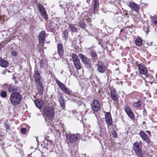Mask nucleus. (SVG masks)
Segmentation results:
<instances>
[{"label":"nucleus","mask_w":157,"mask_h":157,"mask_svg":"<svg viewBox=\"0 0 157 157\" xmlns=\"http://www.w3.org/2000/svg\"><path fill=\"white\" fill-rule=\"evenodd\" d=\"M22 97L18 92H15L10 94V99L11 104L14 106L20 105L21 102Z\"/></svg>","instance_id":"1"},{"label":"nucleus","mask_w":157,"mask_h":157,"mask_svg":"<svg viewBox=\"0 0 157 157\" xmlns=\"http://www.w3.org/2000/svg\"><path fill=\"white\" fill-rule=\"evenodd\" d=\"M142 144L141 142L136 141L133 145V147L136 155L138 157H143L141 148Z\"/></svg>","instance_id":"2"},{"label":"nucleus","mask_w":157,"mask_h":157,"mask_svg":"<svg viewBox=\"0 0 157 157\" xmlns=\"http://www.w3.org/2000/svg\"><path fill=\"white\" fill-rule=\"evenodd\" d=\"M66 138L67 140H69L71 143H74L79 140L80 138V134L78 133L76 134H71L70 132H69V134L66 133Z\"/></svg>","instance_id":"3"},{"label":"nucleus","mask_w":157,"mask_h":157,"mask_svg":"<svg viewBox=\"0 0 157 157\" xmlns=\"http://www.w3.org/2000/svg\"><path fill=\"white\" fill-rule=\"evenodd\" d=\"M44 114L48 117L52 118L53 117L55 114L54 109L51 106H47L43 109Z\"/></svg>","instance_id":"4"},{"label":"nucleus","mask_w":157,"mask_h":157,"mask_svg":"<svg viewBox=\"0 0 157 157\" xmlns=\"http://www.w3.org/2000/svg\"><path fill=\"white\" fill-rule=\"evenodd\" d=\"M72 58L73 62L74 65L77 70H79L81 68L80 61L77 55L73 54Z\"/></svg>","instance_id":"5"},{"label":"nucleus","mask_w":157,"mask_h":157,"mask_svg":"<svg viewBox=\"0 0 157 157\" xmlns=\"http://www.w3.org/2000/svg\"><path fill=\"white\" fill-rule=\"evenodd\" d=\"M79 57L83 63L88 67H91V64L90 61L87 56L82 54L80 53L79 54Z\"/></svg>","instance_id":"6"},{"label":"nucleus","mask_w":157,"mask_h":157,"mask_svg":"<svg viewBox=\"0 0 157 157\" xmlns=\"http://www.w3.org/2000/svg\"><path fill=\"white\" fill-rule=\"evenodd\" d=\"M138 66L140 73L141 74L144 75L146 77H148L146 74L147 69L145 65L143 63H141L139 64Z\"/></svg>","instance_id":"7"},{"label":"nucleus","mask_w":157,"mask_h":157,"mask_svg":"<svg viewBox=\"0 0 157 157\" xmlns=\"http://www.w3.org/2000/svg\"><path fill=\"white\" fill-rule=\"evenodd\" d=\"M91 106L92 109L94 111H98L100 107V103L97 100H94Z\"/></svg>","instance_id":"8"},{"label":"nucleus","mask_w":157,"mask_h":157,"mask_svg":"<svg viewBox=\"0 0 157 157\" xmlns=\"http://www.w3.org/2000/svg\"><path fill=\"white\" fill-rule=\"evenodd\" d=\"M128 6L132 10L136 12H137L139 10V7L138 5L134 2H129Z\"/></svg>","instance_id":"9"},{"label":"nucleus","mask_w":157,"mask_h":157,"mask_svg":"<svg viewBox=\"0 0 157 157\" xmlns=\"http://www.w3.org/2000/svg\"><path fill=\"white\" fill-rule=\"evenodd\" d=\"M98 71L100 73H102L105 72V67L104 64L101 61H99L97 65Z\"/></svg>","instance_id":"10"},{"label":"nucleus","mask_w":157,"mask_h":157,"mask_svg":"<svg viewBox=\"0 0 157 157\" xmlns=\"http://www.w3.org/2000/svg\"><path fill=\"white\" fill-rule=\"evenodd\" d=\"M34 77L35 81L37 82H40L41 77L37 68H35L34 73Z\"/></svg>","instance_id":"11"},{"label":"nucleus","mask_w":157,"mask_h":157,"mask_svg":"<svg viewBox=\"0 0 157 157\" xmlns=\"http://www.w3.org/2000/svg\"><path fill=\"white\" fill-rule=\"evenodd\" d=\"M140 136L142 139L148 144L150 143V140L148 135L143 131H141L140 132Z\"/></svg>","instance_id":"12"},{"label":"nucleus","mask_w":157,"mask_h":157,"mask_svg":"<svg viewBox=\"0 0 157 157\" xmlns=\"http://www.w3.org/2000/svg\"><path fill=\"white\" fill-rule=\"evenodd\" d=\"M38 9L40 11V13H41L45 19L48 18L47 14L44 7L42 5H39Z\"/></svg>","instance_id":"13"},{"label":"nucleus","mask_w":157,"mask_h":157,"mask_svg":"<svg viewBox=\"0 0 157 157\" xmlns=\"http://www.w3.org/2000/svg\"><path fill=\"white\" fill-rule=\"evenodd\" d=\"M110 94L112 99L115 101H117L118 100V96L115 89L113 88L111 89Z\"/></svg>","instance_id":"14"},{"label":"nucleus","mask_w":157,"mask_h":157,"mask_svg":"<svg viewBox=\"0 0 157 157\" xmlns=\"http://www.w3.org/2000/svg\"><path fill=\"white\" fill-rule=\"evenodd\" d=\"M106 122L109 125L112 124V120L110 113L107 112L105 115Z\"/></svg>","instance_id":"15"},{"label":"nucleus","mask_w":157,"mask_h":157,"mask_svg":"<svg viewBox=\"0 0 157 157\" xmlns=\"http://www.w3.org/2000/svg\"><path fill=\"white\" fill-rule=\"evenodd\" d=\"M57 47L58 54L61 58L63 56L64 53L63 47L62 44L61 43L59 44Z\"/></svg>","instance_id":"16"},{"label":"nucleus","mask_w":157,"mask_h":157,"mask_svg":"<svg viewBox=\"0 0 157 157\" xmlns=\"http://www.w3.org/2000/svg\"><path fill=\"white\" fill-rule=\"evenodd\" d=\"M37 90L39 94L40 95H43L44 91V88L43 84L40 82L37 83Z\"/></svg>","instance_id":"17"},{"label":"nucleus","mask_w":157,"mask_h":157,"mask_svg":"<svg viewBox=\"0 0 157 157\" xmlns=\"http://www.w3.org/2000/svg\"><path fill=\"white\" fill-rule=\"evenodd\" d=\"M45 33L43 31H41L39 36V43L42 44L43 43L45 38Z\"/></svg>","instance_id":"18"},{"label":"nucleus","mask_w":157,"mask_h":157,"mask_svg":"<svg viewBox=\"0 0 157 157\" xmlns=\"http://www.w3.org/2000/svg\"><path fill=\"white\" fill-rule=\"evenodd\" d=\"M7 88L8 89L9 91L10 92H17V87L15 85H7Z\"/></svg>","instance_id":"19"},{"label":"nucleus","mask_w":157,"mask_h":157,"mask_svg":"<svg viewBox=\"0 0 157 157\" xmlns=\"http://www.w3.org/2000/svg\"><path fill=\"white\" fill-rule=\"evenodd\" d=\"M93 4L94 8V13L98 9L99 6V0H93Z\"/></svg>","instance_id":"20"},{"label":"nucleus","mask_w":157,"mask_h":157,"mask_svg":"<svg viewBox=\"0 0 157 157\" xmlns=\"http://www.w3.org/2000/svg\"><path fill=\"white\" fill-rule=\"evenodd\" d=\"M34 102L36 106L39 109L42 108L43 107L42 101L41 100H35Z\"/></svg>","instance_id":"21"},{"label":"nucleus","mask_w":157,"mask_h":157,"mask_svg":"<svg viewBox=\"0 0 157 157\" xmlns=\"http://www.w3.org/2000/svg\"><path fill=\"white\" fill-rule=\"evenodd\" d=\"M9 65L8 62L6 60L2 59L0 60V65L4 68L7 67Z\"/></svg>","instance_id":"22"},{"label":"nucleus","mask_w":157,"mask_h":157,"mask_svg":"<svg viewBox=\"0 0 157 157\" xmlns=\"http://www.w3.org/2000/svg\"><path fill=\"white\" fill-rule=\"evenodd\" d=\"M59 101L61 106L62 107H64V104L63 101V96L62 95L59 94L58 96Z\"/></svg>","instance_id":"23"},{"label":"nucleus","mask_w":157,"mask_h":157,"mask_svg":"<svg viewBox=\"0 0 157 157\" xmlns=\"http://www.w3.org/2000/svg\"><path fill=\"white\" fill-rule=\"evenodd\" d=\"M56 82L59 86L60 89L62 90L65 87H66L65 85L59 80L57 79L56 80Z\"/></svg>","instance_id":"24"},{"label":"nucleus","mask_w":157,"mask_h":157,"mask_svg":"<svg viewBox=\"0 0 157 157\" xmlns=\"http://www.w3.org/2000/svg\"><path fill=\"white\" fill-rule=\"evenodd\" d=\"M151 21L153 25L157 26V17H153L151 19Z\"/></svg>","instance_id":"25"},{"label":"nucleus","mask_w":157,"mask_h":157,"mask_svg":"<svg viewBox=\"0 0 157 157\" xmlns=\"http://www.w3.org/2000/svg\"><path fill=\"white\" fill-rule=\"evenodd\" d=\"M142 43V39L140 37L137 38L135 40V44L137 46H140Z\"/></svg>","instance_id":"26"},{"label":"nucleus","mask_w":157,"mask_h":157,"mask_svg":"<svg viewBox=\"0 0 157 157\" xmlns=\"http://www.w3.org/2000/svg\"><path fill=\"white\" fill-rule=\"evenodd\" d=\"M69 28L71 30V31L73 32H76L77 31V28L74 26L72 24H69Z\"/></svg>","instance_id":"27"},{"label":"nucleus","mask_w":157,"mask_h":157,"mask_svg":"<svg viewBox=\"0 0 157 157\" xmlns=\"http://www.w3.org/2000/svg\"><path fill=\"white\" fill-rule=\"evenodd\" d=\"M128 116L132 120L135 118V116L133 111L131 110L127 113Z\"/></svg>","instance_id":"28"},{"label":"nucleus","mask_w":157,"mask_h":157,"mask_svg":"<svg viewBox=\"0 0 157 157\" xmlns=\"http://www.w3.org/2000/svg\"><path fill=\"white\" fill-rule=\"evenodd\" d=\"M91 57L94 58H96L97 56V55L95 51L92 50L90 52Z\"/></svg>","instance_id":"29"},{"label":"nucleus","mask_w":157,"mask_h":157,"mask_svg":"<svg viewBox=\"0 0 157 157\" xmlns=\"http://www.w3.org/2000/svg\"><path fill=\"white\" fill-rule=\"evenodd\" d=\"M78 25L80 27L84 29L85 28L86 24L82 21H80L78 23Z\"/></svg>","instance_id":"30"},{"label":"nucleus","mask_w":157,"mask_h":157,"mask_svg":"<svg viewBox=\"0 0 157 157\" xmlns=\"http://www.w3.org/2000/svg\"><path fill=\"white\" fill-rule=\"evenodd\" d=\"M4 125L6 128V131L7 132H10V129L9 124L7 123H5L4 124Z\"/></svg>","instance_id":"31"},{"label":"nucleus","mask_w":157,"mask_h":157,"mask_svg":"<svg viewBox=\"0 0 157 157\" xmlns=\"http://www.w3.org/2000/svg\"><path fill=\"white\" fill-rule=\"evenodd\" d=\"M63 38L65 40H66L68 38V33L67 30L64 31L63 33Z\"/></svg>","instance_id":"32"},{"label":"nucleus","mask_w":157,"mask_h":157,"mask_svg":"<svg viewBox=\"0 0 157 157\" xmlns=\"http://www.w3.org/2000/svg\"><path fill=\"white\" fill-rule=\"evenodd\" d=\"M62 90L68 94H71L69 88H67L66 87H65Z\"/></svg>","instance_id":"33"},{"label":"nucleus","mask_w":157,"mask_h":157,"mask_svg":"<svg viewBox=\"0 0 157 157\" xmlns=\"http://www.w3.org/2000/svg\"><path fill=\"white\" fill-rule=\"evenodd\" d=\"M0 95L2 97L5 98L7 96V93L5 91H3L1 92Z\"/></svg>","instance_id":"34"},{"label":"nucleus","mask_w":157,"mask_h":157,"mask_svg":"<svg viewBox=\"0 0 157 157\" xmlns=\"http://www.w3.org/2000/svg\"><path fill=\"white\" fill-rule=\"evenodd\" d=\"M124 109L126 113H127L132 110L128 106H125L124 107Z\"/></svg>","instance_id":"35"},{"label":"nucleus","mask_w":157,"mask_h":157,"mask_svg":"<svg viewBox=\"0 0 157 157\" xmlns=\"http://www.w3.org/2000/svg\"><path fill=\"white\" fill-rule=\"evenodd\" d=\"M141 104V102L138 101L137 102L134 103V106L136 107H140Z\"/></svg>","instance_id":"36"},{"label":"nucleus","mask_w":157,"mask_h":157,"mask_svg":"<svg viewBox=\"0 0 157 157\" xmlns=\"http://www.w3.org/2000/svg\"><path fill=\"white\" fill-rule=\"evenodd\" d=\"M26 131V129L25 128H22L21 129V133L23 134H25Z\"/></svg>","instance_id":"37"},{"label":"nucleus","mask_w":157,"mask_h":157,"mask_svg":"<svg viewBox=\"0 0 157 157\" xmlns=\"http://www.w3.org/2000/svg\"><path fill=\"white\" fill-rule=\"evenodd\" d=\"M11 54L13 56H16L17 55V51L14 50L12 51L11 52Z\"/></svg>","instance_id":"38"},{"label":"nucleus","mask_w":157,"mask_h":157,"mask_svg":"<svg viewBox=\"0 0 157 157\" xmlns=\"http://www.w3.org/2000/svg\"><path fill=\"white\" fill-rule=\"evenodd\" d=\"M39 50L40 52H43L44 50L43 49V45H39Z\"/></svg>","instance_id":"39"},{"label":"nucleus","mask_w":157,"mask_h":157,"mask_svg":"<svg viewBox=\"0 0 157 157\" xmlns=\"http://www.w3.org/2000/svg\"><path fill=\"white\" fill-rule=\"evenodd\" d=\"M112 135L113 136V138H115L117 137V134H116V132L114 131H113L112 132Z\"/></svg>","instance_id":"40"},{"label":"nucleus","mask_w":157,"mask_h":157,"mask_svg":"<svg viewBox=\"0 0 157 157\" xmlns=\"http://www.w3.org/2000/svg\"><path fill=\"white\" fill-rule=\"evenodd\" d=\"M3 43L1 42L0 43V50L2 49V48L4 47V45H3Z\"/></svg>","instance_id":"41"},{"label":"nucleus","mask_w":157,"mask_h":157,"mask_svg":"<svg viewBox=\"0 0 157 157\" xmlns=\"http://www.w3.org/2000/svg\"><path fill=\"white\" fill-rule=\"evenodd\" d=\"M98 126H99V129H100V131L101 132H102V129H101V125L99 124Z\"/></svg>","instance_id":"42"},{"label":"nucleus","mask_w":157,"mask_h":157,"mask_svg":"<svg viewBox=\"0 0 157 157\" xmlns=\"http://www.w3.org/2000/svg\"><path fill=\"white\" fill-rule=\"evenodd\" d=\"M80 6V4H78V3H77L76 4V7H79V6Z\"/></svg>","instance_id":"43"},{"label":"nucleus","mask_w":157,"mask_h":157,"mask_svg":"<svg viewBox=\"0 0 157 157\" xmlns=\"http://www.w3.org/2000/svg\"><path fill=\"white\" fill-rule=\"evenodd\" d=\"M81 103H82V102L81 101H79L78 102L77 104L78 105H80Z\"/></svg>","instance_id":"44"},{"label":"nucleus","mask_w":157,"mask_h":157,"mask_svg":"<svg viewBox=\"0 0 157 157\" xmlns=\"http://www.w3.org/2000/svg\"><path fill=\"white\" fill-rule=\"evenodd\" d=\"M118 18L119 19H121V20H122L123 19V18L122 17H118Z\"/></svg>","instance_id":"45"},{"label":"nucleus","mask_w":157,"mask_h":157,"mask_svg":"<svg viewBox=\"0 0 157 157\" xmlns=\"http://www.w3.org/2000/svg\"><path fill=\"white\" fill-rule=\"evenodd\" d=\"M0 144H2V145L4 146V143H1V142H0Z\"/></svg>","instance_id":"46"},{"label":"nucleus","mask_w":157,"mask_h":157,"mask_svg":"<svg viewBox=\"0 0 157 157\" xmlns=\"http://www.w3.org/2000/svg\"><path fill=\"white\" fill-rule=\"evenodd\" d=\"M123 29H121V30H120V32H123Z\"/></svg>","instance_id":"47"},{"label":"nucleus","mask_w":157,"mask_h":157,"mask_svg":"<svg viewBox=\"0 0 157 157\" xmlns=\"http://www.w3.org/2000/svg\"><path fill=\"white\" fill-rule=\"evenodd\" d=\"M125 15H128V13H125Z\"/></svg>","instance_id":"48"},{"label":"nucleus","mask_w":157,"mask_h":157,"mask_svg":"<svg viewBox=\"0 0 157 157\" xmlns=\"http://www.w3.org/2000/svg\"><path fill=\"white\" fill-rule=\"evenodd\" d=\"M59 6H60V7H62V5H59Z\"/></svg>","instance_id":"49"},{"label":"nucleus","mask_w":157,"mask_h":157,"mask_svg":"<svg viewBox=\"0 0 157 157\" xmlns=\"http://www.w3.org/2000/svg\"><path fill=\"white\" fill-rule=\"evenodd\" d=\"M150 43L151 44V45H152V42H151Z\"/></svg>","instance_id":"50"},{"label":"nucleus","mask_w":157,"mask_h":157,"mask_svg":"<svg viewBox=\"0 0 157 157\" xmlns=\"http://www.w3.org/2000/svg\"><path fill=\"white\" fill-rule=\"evenodd\" d=\"M36 140L37 141V138H36Z\"/></svg>","instance_id":"51"},{"label":"nucleus","mask_w":157,"mask_h":157,"mask_svg":"<svg viewBox=\"0 0 157 157\" xmlns=\"http://www.w3.org/2000/svg\"><path fill=\"white\" fill-rule=\"evenodd\" d=\"M145 123V122L144 121V122H143V123Z\"/></svg>","instance_id":"52"},{"label":"nucleus","mask_w":157,"mask_h":157,"mask_svg":"<svg viewBox=\"0 0 157 157\" xmlns=\"http://www.w3.org/2000/svg\"><path fill=\"white\" fill-rule=\"evenodd\" d=\"M125 12H127V11H125Z\"/></svg>","instance_id":"53"}]
</instances>
